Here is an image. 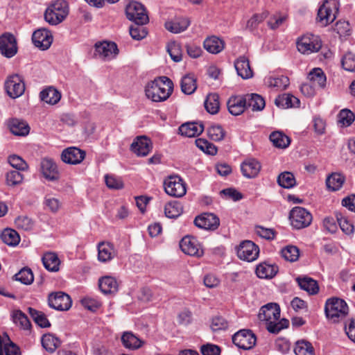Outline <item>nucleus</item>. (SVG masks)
Segmentation results:
<instances>
[{"instance_id":"1","label":"nucleus","mask_w":355,"mask_h":355,"mask_svg":"<svg viewBox=\"0 0 355 355\" xmlns=\"http://www.w3.org/2000/svg\"><path fill=\"white\" fill-rule=\"evenodd\" d=\"M173 91V83L166 76H160L148 82L144 88L146 98L155 103L166 101Z\"/></svg>"},{"instance_id":"2","label":"nucleus","mask_w":355,"mask_h":355,"mask_svg":"<svg viewBox=\"0 0 355 355\" xmlns=\"http://www.w3.org/2000/svg\"><path fill=\"white\" fill-rule=\"evenodd\" d=\"M259 320L265 322L266 328L271 333H278L284 325L280 318V308L276 303H268L263 306L259 312Z\"/></svg>"},{"instance_id":"3","label":"nucleus","mask_w":355,"mask_h":355,"mask_svg":"<svg viewBox=\"0 0 355 355\" xmlns=\"http://www.w3.org/2000/svg\"><path fill=\"white\" fill-rule=\"evenodd\" d=\"M326 317L334 322L345 318L349 313L347 302L339 297H333L327 300L324 306Z\"/></svg>"},{"instance_id":"4","label":"nucleus","mask_w":355,"mask_h":355,"mask_svg":"<svg viewBox=\"0 0 355 355\" xmlns=\"http://www.w3.org/2000/svg\"><path fill=\"white\" fill-rule=\"evenodd\" d=\"M340 8L338 0H324L318 11L317 21L326 26L334 22L337 17Z\"/></svg>"},{"instance_id":"5","label":"nucleus","mask_w":355,"mask_h":355,"mask_svg":"<svg viewBox=\"0 0 355 355\" xmlns=\"http://www.w3.org/2000/svg\"><path fill=\"white\" fill-rule=\"evenodd\" d=\"M69 8L67 1L57 0L53 2L46 10L44 19L51 25L61 23L68 15Z\"/></svg>"},{"instance_id":"6","label":"nucleus","mask_w":355,"mask_h":355,"mask_svg":"<svg viewBox=\"0 0 355 355\" xmlns=\"http://www.w3.org/2000/svg\"><path fill=\"white\" fill-rule=\"evenodd\" d=\"M165 193L173 198H182L187 193V184L178 175H171L163 181Z\"/></svg>"},{"instance_id":"7","label":"nucleus","mask_w":355,"mask_h":355,"mask_svg":"<svg viewBox=\"0 0 355 355\" xmlns=\"http://www.w3.org/2000/svg\"><path fill=\"white\" fill-rule=\"evenodd\" d=\"M296 44L301 53L310 55L320 51L322 41L318 35L307 33L297 39Z\"/></svg>"},{"instance_id":"8","label":"nucleus","mask_w":355,"mask_h":355,"mask_svg":"<svg viewBox=\"0 0 355 355\" xmlns=\"http://www.w3.org/2000/svg\"><path fill=\"white\" fill-rule=\"evenodd\" d=\"M289 219L293 227L302 229L311 224L312 216L306 209L301 207H295L291 211Z\"/></svg>"},{"instance_id":"9","label":"nucleus","mask_w":355,"mask_h":355,"mask_svg":"<svg viewBox=\"0 0 355 355\" xmlns=\"http://www.w3.org/2000/svg\"><path fill=\"white\" fill-rule=\"evenodd\" d=\"M238 257L248 262L256 260L259 254V248L251 241H244L236 248Z\"/></svg>"},{"instance_id":"10","label":"nucleus","mask_w":355,"mask_h":355,"mask_svg":"<svg viewBox=\"0 0 355 355\" xmlns=\"http://www.w3.org/2000/svg\"><path fill=\"white\" fill-rule=\"evenodd\" d=\"M125 13L128 19L135 23H147L148 15L144 6L137 1H131L125 8Z\"/></svg>"},{"instance_id":"11","label":"nucleus","mask_w":355,"mask_h":355,"mask_svg":"<svg viewBox=\"0 0 355 355\" xmlns=\"http://www.w3.org/2000/svg\"><path fill=\"white\" fill-rule=\"evenodd\" d=\"M232 341L241 349H250L255 345L257 338L252 331L242 329L234 334L232 336Z\"/></svg>"},{"instance_id":"12","label":"nucleus","mask_w":355,"mask_h":355,"mask_svg":"<svg viewBox=\"0 0 355 355\" xmlns=\"http://www.w3.org/2000/svg\"><path fill=\"white\" fill-rule=\"evenodd\" d=\"M6 92L11 98H15L21 96L25 91V84L18 74L10 76L5 83Z\"/></svg>"},{"instance_id":"13","label":"nucleus","mask_w":355,"mask_h":355,"mask_svg":"<svg viewBox=\"0 0 355 355\" xmlns=\"http://www.w3.org/2000/svg\"><path fill=\"white\" fill-rule=\"evenodd\" d=\"M48 302L51 308L58 311H67L72 304L70 296L61 291L51 293Z\"/></svg>"},{"instance_id":"14","label":"nucleus","mask_w":355,"mask_h":355,"mask_svg":"<svg viewBox=\"0 0 355 355\" xmlns=\"http://www.w3.org/2000/svg\"><path fill=\"white\" fill-rule=\"evenodd\" d=\"M96 55L105 60H110L119 54L117 45L112 42H103L96 44Z\"/></svg>"},{"instance_id":"15","label":"nucleus","mask_w":355,"mask_h":355,"mask_svg":"<svg viewBox=\"0 0 355 355\" xmlns=\"http://www.w3.org/2000/svg\"><path fill=\"white\" fill-rule=\"evenodd\" d=\"M180 247L182 251L188 255L197 257L203 255V250L197 239L193 236L184 237L180 243Z\"/></svg>"},{"instance_id":"16","label":"nucleus","mask_w":355,"mask_h":355,"mask_svg":"<svg viewBox=\"0 0 355 355\" xmlns=\"http://www.w3.org/2000/svg\"><path fill=\"white\" fill-rule=\"evenodd\" d=\"M40 173L47 181H57L60 178L58 166L51 159L44 158L41 161Z\"/></svg>"},{"instance_id":"17","label":"nucleus","mask_w":355,"mask_h":355,"mask_svg":"<svg viewBox=\"0 0 355 355\" xmlns=\"http://www.w3.org/2000/svg\"><path fill=\"white\" fill-rule=\"evenodd\" d=\"M0 52L6 58H12L17 53V41L13 35L5 33L0 36Z\"/></svg>"},{"instance_id":"18","label":"nucleus","mask_w":355,"mask_h":355,"mask_svg":"<svg viewBox=\"0 0 355 355\" xmlns=\"http://www.w3.org/2000/svg\"><path fill=\"white\" fill-rule=\"evenodd\" d=\"M32 41L36 47L46 50L53 42V35L47 29L40 28L33 33Z\"/></svg>"},{"instance_id":"19","label":"nucleus","mask_w":355,"mask_h":355,"mask_svg":"<svg viewBox=\"0 0 355 355\" xmlns=\"http://www.w3.org/2000/svg\"><path fill=\"white\" fill-rule=\"evenodd\" d=\"M195 225L204 230H215L220 224L219 218L214 214L205 213L197 216L194 220Z\"/></svg>"},{"instance_id":"20","label":"nucleus","mask_w":355,"mask_h":355,"mask_svg":"<svg viewBox=\"0 0 355 355\" xmlns=\"http://www.w3.org/2000/svg\"><path fill=\"white\" fill-rule=\"evenodd\" d=\"M153 148V144L146 136L137 137L131 144V150L137 156L145 157L149 154Z\"/></svg>"},{"instance_id":"21","label":"nucleus","mask_w":355,"mask_h":355,"mask_svg":"<svg viewBox=\"0 0 355 355\" xmlns=\"http://www.w3.org/2000/svg\"><path fill=\"white\" fill-rule=\"evenodd\" d=\"M85 157V152L76 147L64 149L61 154V159L67 164H78Z\"/></svg>"},{"instance_id":"22","label":"nucleus","mask_w":355,"mask_h":355,"mask_svg":"<svg viewBox=\"0 0 355 355\" xmlns=\"http://www.w3.org/2000/svg\"><path fill=\"white\" fill-rule=\"evenodd\" d=\"M121 343L124 347L130 350L141 348L145 341L132 331H125L121 335Z\"/></svg>"},{"instance_id":"23","label":"nucleus","mask_w":355,"mask_h":355,"mask_svg":"<svg viewBox=\"0 0 355 355\" xmlns=\"http://www.w3.org/2000/svg\"><path fill=\"white\" fill-rule=\"evenodd\" d=\"M246 104L247 99L245 96H234L228 100L227 108L231 114L238 116L244 112Z\"/></svg>"},{"instance_id":"24","label":"nucleus","mask_w":355,"mask_h":355,"mask_svg":"<svg viewBox=\"0 0 355 355\" xmlns=\"http://www.w3.org/2000/svg\"><path fill=\"white\" fill-rule=\"evenodd\" d=\"M225 45L223 40L215 35L207 37L203 42L205 49L212 54L220 53L224 49Z\"/></svg>"},{"instance_id":"25","label":"nucleus","mask_w":355,"mask_h":355,"mask_svg":"<svg viewBox=\"0 0 355 355\" xmlns=\"http://www.w3.org/2000/svg\"><path fill=\"white\" fill-rule=\"evenodd\" d=\"M237 74L243 79L252 77L253 71L250 67L249 60L245 56H240L234 62Z\"/></svg>"},{"instance_id":"26","label":"nucleus","mask_w":355,"mask_h":355,"mask_svg":"<svg viewBox=\"0 0 355 355\" xmlns=\"http://www.w3.org/2000/svg\"><path fill=\"white\" fill-rule=\"evenodd\" d=\"M242 173L248 178H255L261 170L260 163L255 159H248L241 166Z\"/></svg>"},{"instance_id":"27","label":"nucleus","mask_w":355,"mask_h":355,"mask_svg":"<svg viewBox=\"0 0 355 355\" xmlns=\"http://www.w3.org/2000/svg\"><path fill=\"white\" fill-rule=\"evenodd\" d=\"M204 130L202 123H186L179 128L180 133L187 137H194L200 135Z\"/></svg>"},{"instance_id":"28","label":"nucleus","mask_w":355,"mask_h":355,"mask_svg":"<svg viewBox=\"0 0 355 355\" xmlns=\"http://www.w3.org/2000/svg\"><path fill=\"white\" fill-rule=\"evenodd\" d=\"M98 285L101 291L104 294H114L118 291L119 284L116 279L111 276H105L101 278L98 281Z\"/></svg>"},{"instance_id":"29","label":"nucleus","mask_w":355,"mask_h":355,"mask_svg":"<svg viewBox=\"0 0 355 355\" xmlns=\"http://www.w3.org/2000/svg\"><path fill=\"white\" fill-rule=\"evenodd\" d=\"M116 254L114 245L110 243L103 242L98 245V259L101 262L112 260Z\"/></svg>"},{"instance_id":"30","label":"nucleus","mask_w":355,"mask_h":355,"mask_svg":"<svg viewBox=\"0 0 355 355\" xmlns=\"http://www.w3.org/2000/svg\"><path fill=\"white\" fill-rule=\"evenodd\" d=\"M277 272V266L267 262L261 263L256 268V274L261 279H271Z\"/></svg>"},{"instance_id":"31","label":"nucleus","mask_w":355,"mask_h":355,"mask_svg":"<svg viewBox=\"0 0 355 355\" xmlns=\"http://www.w3.org/2000/svg\"><path fill=\"white\" fill-rule=\"evenodd\" d=\"M190 23L188 18L179 17L173 21H166L165 23V28L173 33H179L187 30Z\"/></svg>"},{"instance_id":"32","label":"nucleus","mask_w":355,"mask_h":355,"mask_svg":"<svg viewBox=\"0 0 355 355\" xmlns=\"http://www.w3.org/2000/svg\"><path fill=\"white\" fill-rule=\"evenodd\" d=\"M266 85L275 92L286 89L289 85V79L285 76H269L265 80Z\"/></svg>"},{"instance_id":"33","label":"nucleus","mask_w":355,"mask_h":355,"mask_svg":"<svg viewBox=\"0 0 355 355\" xmlns=\"http://www.w3.org/2000/svg\"><path fill=\"white\" fill-rule=\"evenodd\" d=\"M301 289L306 291L310 295H315L319 291L318 282L313 279L307 276H300L296 278Z\"/></svg>"},{"instance_id":"34","label":"nucleus","mask_w":355,"mask_h":355,"mask_svg":"<svg viewBox=\"0 0 355 355\" xmlns=\"http://www.w3.org/2000/svg\"><path fill=\"white\" fill-rule=\"evenodd\" d=\"M8 126L10 132L17 136H26L30 131L28 123L17 119H11L9 121Z\"/></svg>"},{"instance_id":"35","label":"nucleus","mask_w":355,"mask_h":355,"mask_svg":"<svg viewBox=\"0 0 355 355\" xmlns=\"http://www.w3.org/2000/svg\"><path fill=\"white\" fill-rule=\"evenodd\" d=\"M310 83L318 88L323 89L326 86L327 78L320 68H314L308 74Z\"/></svg>"},{"instance_id":"36","label":"nucleus","mask_w":355,"mask_h":355,"mask_svg":"<svg viewBox=\"0 0 355 355\" xmlns=\"http://www.w3.org/2000/svg\"><path fill=\"white\" fill-rule=\"evenodd\" d=\"M40 96L42 101L49 105H55L60 101L61 94L55 88L49 87L43 89Z\"/></svg>"},{"instance_id":"37","label":"nucleus","mask_w":355,"mask_h":355,"mask_svg":"<svg viewBox=\"0 0 355 355\" xmlns=\"http://www.w3.org/2000/svg\"><path fill=\"white\" fill-rule=\"evenodd\" d=\"M275 104L282 108L297 107L300 100L293 95L286 94L275 99Z\"/></svg>"},{"instance_id":"38","label":"nucleus","mask_w":355,"mask_h":355,"mask_svg":"<svg viewBox=\"0 0 355 355\" xmlns=\"http://www.w3.org/2000/svg\"><path fill=\"white\" fill-rule=\"evenodd\" d=\"M183 212V206L178 201H171L164 206L165 216L168 218H176Z\"/></svg>"},{"instance_id":"39","label":"nucleus","mask_w":355,"mask_h":355,"mask_svg":"<svg viewBox=\"0 0 355 355\" xmlns=\"http://www.w3.org/2000/svg\"><path fill=\"white\" fill-rule=\"evenodd\" d=\"M42 263L45 268L51 272L59 270L60 260L56 254L46 252L42 257Z\"/></svg>"},{"instance_id":"40","label":"nucleus","mask_w":355,"mask_h":355,"mask_svg":"<svg viewBox=\"0 0 355 355\" xmlns=\"http://www.w3.org/2000/svg\"><path fill=\"white\" fill-rule=\"evenodd\" d=\"M270 140L275 147L279 148H286L291 143L289 137L280 131L272 132Z\"/></svg>"},{"instance_id":"41","label":"nucleus","mask_w":355,"mask_h":355,"mask_svg":"<svg viewBox=\"0 0 355 355\" xmlns=\"http://www.w3.org/2000/svg\"><path fill=\"white\" fill-rule=\"evenodd\" d=\"M182 92L186 94H193L196 88V80L192 74L184 76L180 82Z\"/></svg>"},{"instance_id":"42","label":"nucleus","mask_w":355,"mask_h":355,"mask_svg":"<svg viewBox=\"0 0 355 355\" xmlns=\"http://www.w3.org/2000/svg\"><path fill=\"white\" fill-rule=\"evenodd\" d=\"M1 238L4 243L10 246H16L20 241V237L18 233L12 229H5Z\"/></svg>"},{"instance_id":"43","label":"nucleus","mask_w":355,"mask_h":355,"mask_svg":"<svg viewBox=\"0 0 355 355\" xmlns=\"http://www.w3.org/2000/svg\"><path fill=\"white\" fill-rule=\"evenodd\" d=\"M248 103V106L253 111H261L266 105L264 99L259 94H250L245 96Z\"/></svg>"},{"instance_id":"44","label":"nucleus","mask_w":355,"mask_h":355,"mask_svg":"<svg viewBox=\"0 0 355 355\" xmlns=\"http://www.w3.org/2000/svg\"><path fill=\"white\" fill-rule=\"evenodd\" d=\"M345 180V177L341 173H334L327 178L326 184L331 191H338L342 187Z\"/></svg>"},{"instance_id":"45","label":"nucleus","mask_w":355,"mask_h":355,"mask_svg":"<svg viewBox=\"0 0 355 355\" xmlns=\"http://www.w3.org/2000/svg\"><path fill=\"white\" fill-rule=\"evenodd\" d=\"M205 107L209 113L216 114L220 108L218 95L216 94H208L205 101Z\"/></svg>"},{"instance_id":"46","label":"nucleus","mask_w":355,"mask_h":355,"mask_svg":"<svg viewBox=\"0 0 355 355\" xmlns=\"http://www.w3.org/2000/svg\"><path fill=\"white\" fill-rule=\"evenodd\" d=\"M60 344V340L51 334H44L42 338V347L49 352H53Z\"/></svg>"},{"instance_id":"47","label":"nucleus","mask_w":355,"mask_h":355,"mask_svg":"<svg viewBox=\"0 0 355 355\" xmlns=\"http://www.w3.org/2000/svg\"><path fill=\"white\" fill-rule=\"evenodd\" d=\"M294 352L296 355H315L311 343L304 340L296 342Z\"/></svg>"},{"instance_id":"48","label":"nucleus","mask_w":355,"mask_h":355,"mask_svg":"<svg viewBox=\"0 0 355 355\" xmlns=\"http://www.w3.org/2000/svg\"><path fill=\"white\" fill-rule=\"evenodd\" d=\"M355 120V114L349 109H343L338 114V123L342 127L349 126Z\"/></svg>"},{"instance_id":"49","label":"nucleus","mask_w":355,"mask_h":355,"mask_svg":"<svg viewBox=\"0 0 355 355\" xmlns=\"http://www.w3.org/2000/svg\"><path fill=\"white\" fill-rule=\"evenodd\" d=\"M281 254L282 257L290 262H295L298 260L300 257V250L295 245H287L284 248Z\"/></svg>"},{"instance_id":"50","label":"nucleus","mask_w":355,"mask_h":355,"mask_svg":"<svg viewBox=\"0 0 355 355\" xmlns=\"http://www.w3.org/2000/svg\"><path fill=\"white\" fill-rule=\"evenodd\" d=\"M11 316L13 322L21 328L28 329L30 327V322L27 316L21 311H13Z\"/></svg>"},{"instance_id":"51","label":"nucleus","mask_w":355,"mask_h":355,"mask_svg":"<svg viewBox=\"0 0 355 355\" xmlns=\"http://www.w3.org/2000/svg\"><path fill=\"white\" fill-rule=\"evenodd\" d=\"M277 182L280 187L286 189L292 188L296 184L293 174L287 171L282 173L278 176Z\"/></svg>"},{"instance_id":"52","label":"nucleus","mask_w":355,"mask_h":355,"mask_svg":"<svg viewBox=\"0 0 355 355\" xmlns=\"http://www.w3.org/2000/svg\"><path fill=\"white\" fill-rule=\"evenodd\" d=\"M167 51L171 59L175 62H180L182 58L181 46L176 42H171L167 44Z\"/></svg>"},{"instance_id":"53","label":"nucleus","mask_w":355,"mask_h":355,"mask_svg":"<svg viewBox=\"0 0 355 355\" xmlns=\"http://www.w3.org/2000/svg\"><path fill=\"white\" fill-rule=\"evenodd\" d=\"M145 23H135L134 25L130 28V34L132 39L136 40H140L146 37L147 31L146 28L144 27Z\"/></svg>"},{"instance_id":"54","label":"nucleus","mask_w":355,"mask_h":355,"mask_svg":"<svg viewBox=\"0 0 355 355\" xmlns=\"http://www.w3.org/2000/svg\"><path fill=\"white\" fill-rule=\"evenodd\" d=\"M337 220L340 229L345 234L349 235L354 233V227L350 219L340 214L337 216Z\"/></svg>"},{"instance_id":"55","label":"nucleus","mask_w":355,"mask_h":355,"mask_svg":"<svg viewBox=\"0 0 355 355\" xmlns=\"http://www.w3.org/2000/svg\"><path fill=\"white\" fill-rule=\"evenodd\" d=\"M29 313L31 314L35 323H37L41 327L45 328L50 326L49 321L43 313L34 309L29 308Z\"/></svg>"},{"instance_id":"56","label":"nucleus","mask_w":355,"mask_h":355,"mask_svg":"<svg viewBox=\"0 0 355 355\" xmlns=\"http://www.w3.org/2000/svg\"><path fill=\"white\" fill-rule=\"evenodd\" d=\"M0 355H21V352L15 344L8 341L3 345L0 343Z\"/></svg>"},{"instance_id":"57","label":"nucleus","mask_w":355,"mask_h":355,"mask_svg":"<svg viewBox=\"0 0 355 355\" xmlns=\"http://www.w3.org/2000/svg\"><path fill=\"white\" fill-rule=\"evenodd\" d=\"M16 280L24 284H31L34 279L33 274L30 268H22L18 273L15 275Z\"/></svg>"},{"instance_id":"58","label":"nucleus","mask_w":355,"mask_h":355,"mask_svg":"<svg viewBox=\"0 0 355 355\" xmlns=\"http://www.w3.org/2000/svg\"><path fill=\"white\" fill-rule=\"evenodd\" d=\"M209 137L216 141H221L225 137V132L219 125H211L207 129Z\"/></svg>"},{"instance_id":"59","label":"nucleus","mask_w":355,"mask_h":355,"mask_svg":"<svg viewBox=\"0 0 355 355\" xmlns=\"http://www.w3.org/2000/svg\"><path fill=\"white\" fill-rule=\"evenodd\" d=\"M268 12L263 11L260 13L253 15L250 19H249L246 24V28L250 30H253L257 26L263 21V20L268 17Z\"/></svg>"},{"instance_id":"60","label":"nucleus","mask_w":355,"mask_h":355,"mask_svg":"<svg viewBox=\"0 0 355 355\" xmlns=\"http://www.w3.org/2000/svg\"><path fill=\"white\" fill-rule=\"evenodd\" d=\"M80 302L85 309L93 312L96 311L101 306V303L97 298L89 296L83 297Z\"/></svg>"},{"instance_id":"61","label":"nucleus","mask_w":355,"mask_h":355,"mask_svg":"<svg viewBox=\"0 0 355 355\" xmlns=\"http://www.w3.org/2000/svg\"><path fill=\"white\" fill-rule=\"evenodd\" d=\"M287 17L288 15L286 12H277L270 17L268 24L272 29L277 28L286 20Z\"/></svg>"},{"instance_id":"62","label":"nucleus","mask_w":355,"mask_h":355,"mask_svg":"<svg viewBox=\"0 0 355 355\" xmlns=\"http://www.w3.org/2000/svg\"><path fill=\"white\" fill-rule=\"evenodd\" d=\"M15 223L17 228L25 231L31 230L34 226L33 221L30 218L25 216L17 217L15 220Z\"/></svg>"},{"instance_id":"63","label":"nucleus","mask_w":355,"mask_h":355,"mask_svg":"<svg viewBox=\"0 0 355 355\" xmlns=\"http://www.w3.org/2000/svg\"><path fill=\"white\" fill-rule=\"evenodd\" d=\"M343 69L348 71H355V55L351 52L345 53L341 60Z\"/></svg>"},{"instance_id":"64","label":"nucleus","mask_w":355,"mask_h":355,"mask_svg":"<svg viewBox=\"0 0 355 355\" xmlns=\"http://www.w3.org/2000/svg\"><path fill=\"white\" fill-rule=\"evenodd\" d=\"M24 177L17 171H11L6 174V183L8 186H16L21 184Z\"/></svg>"}]
</instances>
